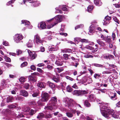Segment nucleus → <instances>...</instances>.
<instances>
[{
    "mask_svg": "<svg viewBox=\"0 0 120 120\" xmlns=\"http://www.w3.org/2000/svg\"><path fill=\"white\" fill-rule=\"evenodd\" d=\"M100 106L101 112L103 116L108 119L111 116L115 118H118L119 116L114 113V110L112 109H110V108L107 107L109 104L107 103L102 102Z\"/></svg>",
    "mask_w": 120,
    "mask_h": 120,
    "instance_id": "nucleus-1",
    "label": "nucleus"
},
{
    "mask_svg": "<svg viewBox=\"0 0 120 120\" xmlns=\"http://www.w3.org/2000/svg\"><path fill=\"white\" fill-rule=\"evenodd\" d=\"M63 101L64 102L65 104V106L68 107L69 108L71 107H73L76 108V106H79L81 108V106L79 104H76L74 105L73 103L74 102L71 99H70L66 98H65L63 100Z\"/></svg>",
    "mask_w": 120,
    "mask_h": 120,
    "instance_id": "nucleus-2",
    "label": "nucleus"
},
{
    "mask_svg": "<svg viewBox=\"0 0 120 120\" xmlns=\"http://www.w3.org/2000/svg\"><path fill=\"white\" fill-rule=\"evenodd\" d=\"M62 19V17L61 15H57L54 18L48 20V22H50V21L52 20L54 22V23L51 25L48 26V28L49 29L52 27L57 24L58 22H61Z\"/></svg>",
    "mask_w": 120,
    "mask_h": 120,
    "instance_id": "nucleus-3",
    "label": "nucleus"
},
{
    "mask_svg": "<svg viewBox=\"0 0 120 120\" xmlns=\"http://www.w3.org/2000/svg\"><path fill=\"white\" fill-rule=\"evenodd\" d=\"M56 108V107H54L51 104H49V103L47 104V105L45 106L44 109L45 112H50V111H53Z\"/></svg>",
    "mask_w": 120,
    "mask_h": 120,
    "instance_id": "nucleus-4",
    "label": "nucleus"
},
{
    "mask_svg": "<svg viewBox=\"0 0 120 120\" xmlns=\"http://www.w3.org/2000/svg\"><path fill=\"white\" fill-rule=\"evenodd\" d=\"M88 93L87 90H75L73 94L74 95H75L77 96L82 95L83 94H86Z\"/></svg>",
    "mask_w": 120,
    "mask_h": 120,
    "instance_id": "nucleus-5",
    "label": "nucleus"
},
{
    "mask_svg": "<svg viewBox=\"0 0 120 120\" xmlns=\"http://www.w3.org/2000/svg\"><path fill=\"white\" fill-rule=\"evenodd\" d=\"M23 38V36L21 34H16L14 37V40L15 42L17 43L20 42V41L22 40Z\"/></svg>",
    "mask_w": 120,
    "mask_h": 120,
    "instance_id": "nucleus-6",
    "label": "nucleus"
},
{
    "mask_svg": "<svg viewBox=\"0 0 120 120\" xmlns=\"http://www.w3.org/2000/svg\"><path fill=\"white\" fill-rule=\"evenodd\" d=\"M57 102V98L56 97H52L51 98V99L49 101V104L52 105L54 107L57 108L56 103Z\"/></svg>",
    "mask_w": 120,
    "mask_h": 120,
    "instance_id": "nucleus-7",
    "label": "nucleus"
},
{
    "mask_svg": "<svg viewBox=\"0 0 120 120\" xmlns=\"http://www.w3.org/2000/svg\"><path fill=\"white\" fill-rule=\"evenodd\" d=\"M42 100L43 101H47L49 99V96L48 93H43L41 95Z\"/></svg>",
    "mask_w": 120,
    "mask_h": 120,
    "instance_id": "nucleus-8",
    "label": "nucleus"
},
{
    "mask_svg": "<svg viewBox=\"0 0 120 120\" xmlns=\"http://www.w3.org/2000/svg\"><path fill=\"white\" fill-rule=\"evenodd\" d=\"M34 39L36 44L39 45L42 44L43 41L41 40L38 34H37L34 36Z\"/></svg>",
    "mask_w": 120,
    "mask_h": 120,
    "instance_id": "nucleus-9",
    "label": "nucleus"
},
{
    "mask_svg": "<svg viewBox=\"0 0 120 120\" xmlns=\"http://www.w3.org/2000/svg\"><path fill=\"white\" fill-rule=\"evenodd\" d=\"M4 98V101H6V102L8 103L9 102H11L13 100V98L12 97L6 96L3 97Z\"/></svg>",
    "mask_w": 120,
    "mask_h": 120,
    "instance_id": "nucleus-10",
    "label": "nucleus"
},
{
    "mask_svg": "<svg viewBox=\"0 0 120 120\" xmlns=\"http://www.w3.org/2000/svg\"><path fill=\"white\" fill-rule=\"evenodd\" d=\"M28 52L29 54L30 58L33 60L35 59L37 56V55L36 53H33L30 50H28Z\"/></svg>",
    "mask_w": 120,
    "mask_h": 120,
    "instance_id": "nucleus-11",
    "label": "nucleus"
},
{
    "mask_svg": "<svg viewBox=\"0 0 120 120\" xmlns=\"http://www.w3.org/2000/svg\"><path fill=\"white\" fill-rule=\"evenodd\" d=\"M38 26L40 29H44L46 28V25L44 22H41L38 25Z\"/></svg>",
    "mask_w": 120,
    "mask_h": 120,
    "instance_id": "nucleus-12",
    "label": "nucleus"
},
{
    "mask_svg": "<svg viewBox=\"0 0 120 120\" xmlns=\"http://www.w3.org/2000/svg\"><path fill=\"white\" fill-rule=\"evenodd\" d=\"M30 3H32L33 6L36 7L37 6L39 5V2L37 1H35V0H28Z\"/></svg>",
    "mask_w": 120,
    "mask_h": 120,
    "instance_id": "nucleus-13",
    "label": "nucleus"
},
{
    "mask_svg": "<svg viewBox=\"0 0 120 120\" xmlns=\"http://www.w3.org/2000/svg\"><path fill=\"white\" fill-rule=\"evenodd\" d=\"M8 112L9 114H10L14 116H15V113L13 111H11L7 109H6L3 110L2 111V113H4V112Z\"/></svg>",
    "mask_w": 120,
    "mask_h": 120,
    "instance_id": "nucleus-14",
    "label": "nucleus"
},
{
    "mask_svg": "<svg viewBox=\"0 0 120 120\" xmlns=\"http://www.w3.org/2000/svg\"><path fill=\"white\" fill-rule=\"evenodd\" d=\"M58 47L57 46H56L55 47L54 45H52L49 46L48 47V49L49 51H56L58 49Z\"/></svg>",
    "mask_w": 120,
    "mask_h": 120,
    "instance_id": "nucleus-15",
    "label": "nucleus"
},
{
    "mask_svg": "<svg viewBox=\"0 0 120 120\" xmlns=\"http://www.w3.org/2000/svg\"><path fill=\"white\" fill-rule=\"evenodd\" d=\"M96 42L101 47H104L106 46L105 43L101 39L97 40Z\"/></svg>",
    "mask_w": 120,
    "mask_h": 120,
    "instance_id": "nucleus-16",
    "label": "nucleus"
},
{
    "mask_svg": "<svg viewBox=\"0 0 120 120\" xmlns=\"http://www.w3.org/2000/svg\"><path fill=\"white\" fill-rule=\"evenodd\" d=\"M22 23L24 25L26 26V28H30L29 26L30 24V22L29 21L26 20H22Z\"/></svg>",
    "mask_w": 120,
    "mask_h": 120,
    "instance_id": "nucleus-17",
    "label": "nucleus"
},
{
    "mask_svg": "<svg viewBox=\"0 0 120 120\" xmlns=\"http://www.w3.org/2000/svg\"><path fill=\"white\" fill-rule=\"evenodd\" d=\"M29 80L31 82H35L37 81V79L35 76L34 77L31 76H29L28 77Z\"/></svg>",
    "mask_w": 120,
    "mask_h": 120,
    "instance_id": "nucleus-18",
    "label": "nucleus"
},
{
    "mask_svg": "<svg viewBox=\"0 0 120 120\" xmlns=\"http://www.w3.org/2000/svg\"><path fill=\"white\" fill-rule=\"evenodd\" d=\"M20 94L25 97H27L28 95V92L24 90H22L20 91Z\"/></svg>",
    "mask_w": 120,
    "mask_h": 120,
    "instance_id": "nucleus-19",
    "label": "nucleus"
},
{
    "mask_svg": "<svg viewBox=\"0 0 120 120\" xmlns=\"http://www.w3.org/2000/svg\"><path fill=\"white\" fill-rule=\"evenodd\" d=\"M95 98L93 95H90L88 97V100L90 101H95Z\"/></svg>",
    "mask_w": 120,
    "mask_h": 120,
    "instance_id": "nucleus-20",
    "label": "nucleus"
},
{
    "mask_svg": "<svg viewBox=\"0 0 120 120\" xmlns=\"http://www.w3.org/2000/svg\"><path fill=\"white\" fill-rule=\"evenodd\" d=\"M37 86L38 87L40 88H44L45 86V84L44 82H38L37 84Z\"/></svg>",
    "mask_w": 120,
    "mask_h": 120,
    "instance_id": "nucleus-21",
    "label": "nucleus"
},
{
    "mask_svg": "<svg viewBox=\"0 0 120 120\" xmlns=\"http://www.w3.org/2000/svg\"><path fill=\"white\" fill-rule=\"evenodd\" d=\"M33 41L32 40H30L29 42L27 44V47H33Z\"/></svg>",
    "mask_w": 120,
    "mask_h": 120,
    "instance_id": "nucleus-22",
    "label": "nucleus"
},
{
    "mask_svg": "<svg viewBox=\"0 0 120 120\" xmlns=\"http://www.w3.org/2000/svg\"><path fill=\"white\" fill-rule=\"evenodd\" d=\"M94 3L98 6H100L102 4V3L100 1V0H94Z\"/></svg>",
    "mask_w": 120,
    "mask_h": 120,
    "instance_id": "nucleus-23",
    "label": "nucleus"
},
{
    "mask_svg": "<svg viewBox=\"0 0 120 120\" xmlns=\"http://www.w3.org/2000/svg\"><path fill=\"white\" fill-rule=\"evenodd\" d=\"M61 52H68L71 53L72 52L71 50L69 49H65L63 50H61Z\"/></svg>",
    "mask_w": 120,
    "mask_h": 120,
    "instance_id": "nucleus-24",
    "label": "nucleus"
},
{
    "mask_svg": "<svg viewBox=\"0 0 120 120\" xmlns=\"http://www.w3.org/2000/svg\"><path fill=\"white\" fill-rule=\"evenodd\" d=\"M47 84L48 85L52 88H54L55 87V85L53 83L49 81H48L47 82Z\"/></svg>",
    "mask_w": 120,
    "mask_h": 120,
    "instance_id": "nucleus-25",
    "label": "nucleus"
},
{
    "mask_svg": "<svg viewBox=\"0 0 120 120\" xmlns=\"http://www.w3.org/2000/svg\"><path fill=\"white\" fill-rule=\"evenodd\" d=\"M44 115L42 113H39L37 116V118L38 119L42 118L44 117Z\"/></svg>",
    "mask_w": 120,
    "mask_h": 120,
    "instance_id": "nucleus-26",
    "label": "nucleus"
},
{
    "mask_svg": "<svg viewBox=\"0 0 120 120\" xmlns=\"http://www.w3.org/2000/svg\"><path fill=\"white\" fill-rule=\"evenodd\" d=\"M66 114L67 116L69 118H72L73 116V115L72 113L70 112H66Z\"/></svg>",
    "mask_w": 120,
    "mask_h": 120,
    "instance_id": "nucleus-27",
    "label": "nucleus"
},
{
    "mask_svg": "<svg viewBox=\"0 0 120 120\" xmlns=\"http://www.w3.org/2000/svg\"><path fill=\"white\" fill-rule=\"evenodd\" d=\"M55 64L58 66H62L63 63L62 61H61L59 60H56L55 62Z\"/></svg>",
    "mask_w": 120,
    "mask_h": 120,
    "instance_id": "nucleus-28",
    "label": "nucleus"
},
{
    "mask_svg": "<svg viewBox=\"0 0 120 120\" xmlns=\"http://www.w3.org/2000/svg\"><path fill=\"white\" fill-rule=\"evenodd\" d=\"M90 30L89 32L90 33H93V30L94 29V25H92L90 26Z\"/></svg>",
    "mask_w": 120,
    "mask_h": 120,
    "instance_id": "nucleus-29",
    "label": "nucleus"
},
{
    "mask_svg": "<svg viewBox=\"0 0 120 120\" xmlns=\"http://www.w3.org/2000/svg\"><path fill=\"white\" fill-rule=\"evenodd\" d=\"M112 18L116 22H117L118 24H119L120 22L118 19L117 17L115 16H113L112 17Z\"/></svg>",
    "mask_w": 120,
    "mask_h": 120,
    "instance_id": "nucleus-30",
    "label": "nucleus"
},
{
    "mask_svg": "<svg viewBox=\"0 0 120 120\" xmlns=\"http://www.w3.org/2000/svg\"><path fill=\"white\" fill-rule=\"evenodd\" d=\"M30 109V108L29 107L25 106L23 109V111L28 112Z\"/></svg>",
    "mask_w": 120,
    "mask_h": 120,
    "instance_id": "nucleus-31",
    "label": "nucleus"
},
{
    "mask_svg": "<svg viewBox=\"0 0 120 120\" xmlns=\"http://www.w3.org/2000/svg\"><path fill=\"white\" fill-rule=\"evenodd\" d=\"M92 65L96 67L103 68V66L101 64H98L94 63L92 64Z\"/></svg>",
    "mask_w": 120,
    "mask_h": 120,
    "instance_id": "nucleus-32",
    "label": "nucleus"
},
{
    "mask_svg": "<svg viewBox=\"0 0 120 120\" xmlns=\"http://www.w3.org/2000/svg\"><path fill=\"white\" fill-rule=\"evenodd\" d=\"M81 39L80 38L76 37L75 38L74 41L76 43H78L79 42L81 41Z\"/></svg>",
    "mask_w": 120,
    "mask_h": 120,
    "instance_id": "nucleus-33",
    "label": "nucleus"
},
{
    "mask_svg": "<svg viewBox=\"0 0 120 120\" xmlns=\"http://www.w3.org/2000/svg\"><path fill=\"white\" fill-rule=\"evenodd\" d=\"M105 41L107 42H110L111 41V37L109 36H107L105 39Z\"/></svg>",
    "mask_w": 120,
    "mask_h": 120,
    "instance_id": "nucleus-34",
    "label": "nucleus"
},
{
    "mask_svg": "<svg viewBox=\"0 0 120 120\" xmlns=\"http://www.w3.org/2000/svg\"><path fill=\"white\" fill-rule=\"evenodd\" d=\"M60 8H61L64 11H66L67 10V8L66 7V6L65 5H60L59 6Z\"/></svg>",
    "mask_w": 120,
    "mask_h": 120,
    "instance_id": "nucleus-35",
    "label": "nucleus"
},
{
    "mask_svg": "<svg viewBox=\"0 0 120 120\" xmlns=\"http://www.w3.org/2000/svg\"><path fill=\"white\" fill-rule=\"evenodd\" d=\"M93 8V6H92L90 5L87 8V11L88 12H90V11Z\"/></svg>",
    "mask_w": 120,
    "mask_h": 120,
    "instance_id": "nucleus-36",
    "label": "nucleus"
},
{
    "mask_svg": "<svg viewBox=\"0 0 120 120\" xmlns=\"http://www.w3.org/2000/svg\"><path fill=\"white\" fill-rule=\"evenodd\" d=\"M81 42L82 43H88L90 42L88 40L85 39H81Z\"/></svg>",
    "mask_w": 120,
    "mask_h": 120,
    "instance_id": "nucleus-37",
    "label": "nucleus"
},
{
    "mask_svg": "<svg viewBox=\"0 0 120 120\" xmlns=\"http://www.w3.org/2000/svg\"><path fill=\"white\" fill-rule=\"evenodd\" d=\"M6 85V80L4 79H3L1 81V86H4Z\"/></svg>",
    "mask_w": 120,
    "mask_h": 120,
    "instance_id": "nucleus-38",
    "label": "nucleus"
},
{
    "mask_svg": "<svg viewBox=\"0 0 120 120\" xmlns=\"http://www.w3.org/2000/svg\"><path fill=\"white\" fill-rule=\"evenodd\" d=\"M54 81L56 82H59L60 80L57 77H54L52 79Z\"/></svg>",
    "mask_w": 120,
    "mask_h": 120,
    "instance_id": "nucleus-39",
    "label": "nucleus"
},
{
    "mask_svg": "<svg viewBox=\"0 0 120 120\" xmlns=\"http://www.w3.org/2000/svg\"><path fill=\"white\" fill-rule=\"evenodd\" d=\"M84 105L87 107H89L90 106V105L87 100L85 101L84 103Z\"/></svg>",
    "mask_w": 120,
    "mask_h": 120,
    "instance_id": "nucleus-40",
    "label": "nucleus"
},
{
    "mask_svg": "<svg viewBox=\"0 0 120 120\" xmlns=\"http://www.w3.org/2000/svg\"><path fill=\"white\" fill-rule=\"evenodd\" d=\"M84 48L91 50H92L94 49V48L92 47L91 46H90L89 45H86V46L84 47Z\"/></svg>",
    "mask_w": 120,
    "mask_h": 120,
    "instance_id": "nucleus-41",
    "label": "nucleus"
},
{
    "mask_svg": "<svg viewBox=\"0 0 120 120\" xmlns=\"http://www.w3.org/2000/svg\"><path fill=\"white\" fill-rule=\"evenodd\" d=\"M66 89L67 91L69 92H71L72 90V88L69 86L67 87Z\"/></svg>",
    "mask_w": 120,
    "mask_h": 120,
    "instance_id": "nucleus-42",
    "label": "nucleus"
},
{
    "mask_svg": "<svg viewBox=\"0 0 120 120\" xmlns=\"http://www.w3.org/2000/svg\"><path fill=\"white\" fill-rule=\"evenodd\" d=\"M19 81L21 83L24 82L25 81V78L23 77H20L19 79Z\"/></svg>",
    "mask_w": 120,
    "mask_h": 120,
    "instance_id": "nucleus-43",
    "label": "nucleus"
},
{
    "mask_svg": "<svg viewBox=\"0 0 120 120\" xmlns=\"http://www.w3.org/2000/svg\"><path fill=\"white\" fill-rule=\"evenodd\" d=\"M116 93H115L114 94V95L113 96H112L111 97V98L113 100H115L117 99V97H116Z\"/></svg>",
    "mask_w": 120,
    "mask_h": 120,
    "instance_id": "nucleus-44",
    "label": "nucleus"
},
{
    "mask_svg": "<svg viewBox=\"0 0 120 120\" xmlns=\"http://www.w3.org/2000/svg\"><path fill=\"white\" fill-rule=\"evenodd\" d=\"M4 58L5 60V61L8 62H10L11 61V60L10 59L5 56H4Z\"/></svg>",
    "mask_w": 120,
    "mask_h": 120,
    "instance_id": "nucleus-45",
    "label": "nucleus"
},
{
    "mask_svg": "<svg viewBox=\"0 0 120 120\" xmlns=\"http://www.w3.org/2000/svg\"><path fill=\"white\" fill-rule=\"evenodd\" d=\"M63 58L65 60H67L68 59V55L66 54H64L63 55Z\"/></svg>",
    "mask_w": 120,
    "mask_h": 120,
    "instance_id": "nucleus-46",
    "label": "nucleus"
},
{
    "mask_svg": "<svg viewBox=\"0 0 120 120\" xmlns=\"http://www.w3.org/2000/svg\"><path fill=\"white\" fill-rule=\"evenodd\" d=\"M16 106L15 105L13 104H11L8 106V107L9 109H13L14 108H15Z\"/></svg>",
    "mask_w": 120,
    "mask_h": 120,
    "instance_id": "nucleus-47",
    "label": "nucleus"
},
{
    "mask_svg": "<svg viewBox=\"0 0 120 120\" xmlns=\"http://www.w3.org/2000/svg\"><path fill=\"white\" fill-rule=\"evenodd\" d=\"M30 86V85L27 83H26L24 84L23 86L24 88L26 89H27Z\"/></svg>",
    "mask_w": 120,
    "mask_h": 120,
    "instance_id": "nucleus-48",
    "label": "nucleus"
},
{
    "mask_svg": "<svg viewBox=\"0 0 120 120\" xmlns=\"http://www.w3.org/2000/svg\"><path fill=\"white\" fill-rule=\"evenodd\" d=\"M72 107V108H73V109H70V110L73 113H73H74V114H75L76 112V110L75 109H76V108H75V107H74V106H73V107Z\"/></svg>",
    "mask_w": 120,
    "mask_h": 120,
    "instance_id": "nucleus-49",
    "label": "nucleus"
},
{
    "mask_svg": "<svg viewBox=\"0 0 120 120\" xmlns=\"http://www.w3.org/2000/svg\"><path fill=\"white\" fill-rule=\"evenodd\" d=\"M36 112V111H34L33 110L31 109L30 110V115H33Z\"/></svg>",
    "mask_w": 120,
    "mask_h": 120,
    "instance_id": "nucleus-50",
    "label": "nucleus"
},
{
    "mask_svg": "<svg viewBox=\"0 0 120 120\" xmlns=\"http://www.w3.org/2000/svg\"><path fill=\"white\" fill-rule=\"evenodd\" d=\"M17 90L18 89L17 88H14V90L11 91V93L13 94H16V91H17Z\"/></svg>",
    "mask_w": 120,
    "mask_h": 120,
    "instance_id": "nucleus-51",
    "label": "nucleus"
},
{
    "mask_svg": "<svg viewBox=\"0 0 120 120\" xmlns=\"http://www.w3.org/2000/svg\"><path fill=\"white\" fill-rule=\"evenodd\" d=\"M84 57L86 58H92L93 57L92 55L89 54L85 55Z\"/></svg>",
    "mask_w": 120,
    "mask_h": 120,
    "instance_id": "nucleus-52",
    "label": "nucleus"
},
{
    "mask_svg": "<svg viewBox=\"0 0 120 120\" xmlns=\"http://www.w3.org/2000/svg\"><path fill=\"white\" fill-rule=\"evenodd\" d=\"M27 64V62H25L21 64V67H22L26 66Z\"/></svg>",
    "mask_w": 120,
    "mask_h": 120,
    "instance_id": "nucleus-53",
    "label": "nucleus"
},
{
    "mask_svg": "<svg viewBox=\"0 0 120 120\" xmlns=\"http://www.w3.org/2000/svg\"><path fill=\"white\" fill-rule=\"evenodd\" d=\"M38 105L39 106H42V101L41 100H39L37 102Z\"/></svg>",
    "mask_w": 120,
    "mask_h": 120,
    "instance_id": "nucleus-54",
    "label": "nucleus"
},
{
    "mask_svg": "<svg viewBox=\"0 0 120 120\" xmlns=\"http://www.w3.org/2000/svg\"><path fill=\"white\" fill-rule=\"evenodd\" d=\"M23 116L24 115L22 113H21L18 114V115L16 116V117L17 118H19Z\"/></svg>",
    "mask_w": 120,
    "mask_h": 120,
    "instance_id": "nucleus-55",
    "label": "nucleus"
},
{
    "mask_svg": "<svg viewBox=\"0 0 120 120\" xmlns=\"http://www.w3.org/2000/svg\"><path fill=\"white\" fill-rule=\"evenodd\" d=\"M99 36L102 39V40L105 41L106 38L103 34H101Z\"/></svg>",
    "mask_w": 120,
    "mask_h": 120,
    "instance_id": "nucleus-56",
    "label": "nucleus"
},
{
    "mask_svg": "<svg viewBox=\"0 0 120 120\" xmlns=\"http://www.w3.org/2000/svg\"><path fill=\"white\" fill-rule=\"evenodd\" d=\"M104 22L103 23V25H105L107 24H109V23L110 21H108V20H105L104 19Z\"/></svg>",
    "mask_w": 120,
    "mask_h": 120,
    "instance_id": "nucleus-57",
    "label": "nucleus"
},
{
    "mask_svg": "<svg viewBox=\"0 0 120 120\" xmlns=\"http://www.w3.org/2000/svg\"><path fill=\"white\" fill-rule=\"evenodd\" d=\"M46 118H48L51 117L52 116V115L50 114H47L45 116Z\"/></svg>",
    "mask_w": 120,
    "mask_h": 120,
    "instance_id": "nucleus-58",
    "label": "nucleus"
},
{
    "mask_svg": "<svg viewBox=\"0 0 120 120\" xmlns=\"http://www.w3.org/2000/svg\"><path fill=\"white\" fill-rule=\"evenodd\" d=\"M31 69L34 71L36 69V67L34 65H32L30 66Z\"/></svg>",
    "mask_w": 120,
    "mask_h": 120,
    "instance_id": "nucleus-59",
    "label": "nucleus"
},
{
    "mask_svg": "<svg viewBox=\"0 0 120 120\" xmlns=\"http://www.w3.org/2000/svg\"><path fill=\"white\" fill-rule=\"evenodd\" d=\"M55 9L56 10V12L60 13H62V11L61 10H59L57 8H56Z\"/></svg>",
    "mask_w": 120,
    "mask_h": 120,
    "instance_id": "nucleus-60",
    "label": "nucleus"
},
{
    "mask_svg": "<svg viewBox=\"0 0 120 120\" xmlns=\"http://www.w3.org/2000/svg\"><path fill=\"white\" fill-rule=\"evenodd\" d=\"M37 70L38 72L41 73H42L43 72V71L40 68H37Z\"/></svg>",
    "mask_w": 120,
    "mask_h": 120,
    "instance_id": "nucleus-61",
    "label": "nucleus"
},
{
    "mask_svg": "<svg viewBox=\"0 0 120 120\" xmlns=\"http://www.w3.org/2000/svg\"><path fill=\"white\" fill-rule=\"evenodd\" d=\"M65 77L67 79H69L71 81H72L74 80L73 79L70 77L68 76H66Z\"/></svg>",
    "mask_w": 120,
    "mask_h": 120,
    "instance_id": "nucleus-62",
    "label": "nucleus"
},
{
    "mask_svg": "<svg viewBox=\"0 0 120 120\" xmlns=\"http://www.w3.org/2000/svg\"><path fill=\"white\" fill-rule=\"evenodd\" d=\"M111 19V17H109L108 16H107L105 17V18L104 19L105 20H108V21H109Z\"/></svg>",
    "mask_w": 120,
    "mask_h": 120,
    "instance_id": "nucleus-63",
    "label": "nucleus"
},
{
    "mask_svg": "<svg viewBox=\"0 0 120 120\" xmlns=\"http://www.w3.org/2000/svg\"><path fill=\"white\" fill-rule=\"evenodd\" d=\"M114 5L115 7L116 8H120V3H119V4H113Z\"/></svg>",
    "mask_w": 120,
    "mask_h": 120,
    "instance_id": "nucleus-64",
    "label": "nucleus"
}]
</instances>
